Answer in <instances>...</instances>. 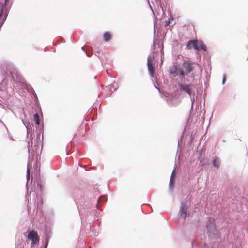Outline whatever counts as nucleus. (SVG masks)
<instances>
[{
	"label": "nucleus",
	"instance_id": "nucleus-17",
	"mask_svg": "<svg viewBox=\"0 0 248 248\" xmlns=\"http://www.w3.org/2000/svg\"><path fill=\"white\" fill-rule=\"evenodd\" d=\"M106 201V198L105 197L102 196V197H100L98 199V202L99 203V202H105Z\"/></svg>",
	"mask_w": 248,
	"mask_h": 248
},
{
	"label": "nucleus",
	"instance_id": "nucleus-20",
	"mask_svg": "<svg viewBox=\"0 0 248 248\" xmlns=\"http://www.w3.org/2000/svg\"><path fill=\"white\" fill-rule=\"evenodd\" d=\"M225 80H226V76L224 75L223 76V80H222V83H223V84H224L225 83Z\"/></svg>",
	"mask_w": 248,
	"mask_h": 248
},
{
	"label": "nucleus",
	"instance_id": "nucleus-13",
	"mask_svg": "<svg viewBox=\"0 0 248 248\" xmlns=\"http://www.w3.org/2000/svg\"><path fill=\"white\" fill-rule=\"evenodd\" d=\"M199 41H198V40H194V45H193V47L199 51L200 50V45H199Z\"/></svg>",
	"mask_w": 248,
	"mask_h": 248
},
{
	"label": "nucleus",
	"instance_id": "nucleus-7",
	"mask_svg": "<svg viewBox=\"0 0 248 248\" xmlns=\"http://www.w3.org/2000/svg\"><path fill=\"white\" fill-rule=\"evenodd\" d=\"M187 207L186 206V203H183L182 204V207L181 208L180 213L181 216L183 217H186L187 215Z\"/></svg>",
	"mask_w": 248,
	"mask_h": 248
},
{
	"label": "nucleus",
	"instance_id": "nucleus-22",
	"mask_svg": "<svg viewBox=\"0 0 248 248\" xmlns=\"http://www.w3.org/2000/svg\"><path fill=\"white\" fill-rule=\"evenodd\" d=\"M27 173H28V177H29V175H30V170H29V169H28Z\"/></svg>",
	"mask_w": 248,
	"mask_h": 248
},
{
	"label": "nucleus",
	"instance_id": "nucleus-23",
	"mask_svg": "<svg viewBox=\"0 0 248 248\" xmlns=\"http://www.w3.org/2000/svg\"><path fill=\"white\" fill-rule=\"evenodd\" d=\"M47 245H48V241H47L46 242V244L45 246V248H46L47 246Z\"/></svg>",
	"mask_w": 248,
	"mask_h": 248
},
{
	"label": "nucleus",
	"instance_id": "nucleus-2",
	"mask_svg": "<svg viewBox=\"0 0 248 248\" xmlns=\"http://www.w3.org/2000/svg\"><path fill=\"white\" fill-rule=\"evenodd\" d=\"M28 239L31 240L32 245L39 243V237L36 231H31L30 232L28 235Z\"/></svg>",
	"mask_w": 248,
	"mask_h": 248
},
{
	"label": "nucleus",
	"instance_id": "nucleus-16",
	"mask_svg": "<svg viewBox=\"0 0 248 248\" xmlns=\"http://www.w3.org/2000/svg\"><path fill=\"white\" fill-rule=\"evenodd\" d=\"M34 119L36 121V123L37 124H39V116L36 113L34 115Z\"/></svg>",
	"mask_w": 248,
	"mask_h": 248
},
{
	"label": "nucleus",
	"instance_id": "nucleus-10",
	"mask_svg": "<svg viewBox=\"0 0 248 248\" xmlns=\"http://www.w3.org/2000/svg\"><path fill=\"white\" fill-rule=\"evenodd\" d=\"M155 49H157V50L156 52H154V53H158L159 50L162 55L164 54L163 46H161L159 44H156L155 45Z\"/></svg>",
	"mask_w": 248,
	"mask_h": 248
},
{
	"label": "nucleus",
	"instance_id": "nucleus-9",
	"mask_svg": "<svg viewBox=\"0 0 248 248\" xmlns=\"http://www.w3.org/2000/svg\"><path fill=\"white\" fill-rule=\"evenodd\" d=\"M214 221L215 220L213 218H210L209 219V221L211 222V224L207 225V228L208 232H212L215 229V224Z\"/></svg>",
	"mask_w": 248,
	"mask_h": 248
},
{
	"label": "nucleus",
	"instance_id": "nucleus-18",
	"mask_svg": "<svg viewBox=\"0 0 248 248\" xmlns=\"http://www.w3.org/2000/svg\"><path fill=\"white\" fill-rule=\"evenodd\" d=\"M174 182V178H172V177H171L170 179V185H172Z\"/></svg>",
	"mask_w": 248,
	"mask_h": 248
},
{
	"label": "nucleus",
	"instance_id": "nucleus-3",
	"mask_svg": "<svg viewBox=\"0 0 248 248\" xmlns=\"http://www.w3.org/2000/svg\"><path fill=\"white\" fill-rule=\"evenodd\" d=\"M34 141H37V142H38V140H39V139L38 138H36L34 140ZM33 142L31 140L30 145V143H29V147L28 148L31 146V148H32V152L34 154H36V155H38L41 152L40 150V145H38V143L36 144H35L34 145H33ZM28 151L30 152V149H28Z\"/></svg>",
	"mask_w": 248,
	"mask_h": 248
},
{
	"label": "nucleus",
	"instance_id": "nucleus-6",
	"mask_svg": "<svg viewBox=\"0 0 248 248\" xmlns=\"http://www.w3.org/2000/svg\"><path fill=\"white\" fill-rule=\"evenodd\" d=\"M184 67L187 73H190L193 70L192 64L188 62H185L183 64Z\"/></svg>",
	"mask_w": 248,
	"mask_h": 248
},
{
	"label": "nucleus",
	"instance_id": "nucleus-25",
	"mask_svg": "<svg viewBox=\"0 0 248 248\" xmlns=\"http://www.w3.org/2000/svg\"><path fill=\"white\" fill-rule=\"evenodd\" d=\"M0 4H2V3L0 2Z\"/></svg>",
	"mask_w": 248,
	"mask_h": 248
},
{
	"label": "nucleus",
	"instance_id": "nucleus-14",
	"mask_svg": "<svg viewBox=\"0 0 248 248\" xmlns=\"http://www.w3.org/2000/svg\"><path fill=\"white\" fill-rule=\"evenodd\" d=\"M194 43V40L189 41V42H188L187 46H186L187 48L188 49H191L193 46Z\"/></svg>",
	"mask_w": 248,
	"mask_h": 248
},
{
	"label": "nucleus",
	"instance_id": "nucleus-12",
	"mask_svg": "<svg viewBox=\"0 0 248 248\" xmlns=\"http://www.w3.org/2000/svg\"><path fill=\"white\" fill-rule=\"evenodd\" d=\"M199 45H200V50H202L204 51H206V45L202 41H199Z\"/></svg>",
	"mask_w": 248,
	"mask_h": 248
},
{
	"label": "nucleus",
	"instance_id": "nucleus-24",
	"mask_svg": "<svg viewBox=\"0 0 248 248\" xmlns=\"http://www.w3.org/2000/svg\"><path fill=\"white\" fill-rule=\"evenodd\" d=\"M246 53L248 54V49L247 50V52H246Z\"/></svg>",
	"mask_w": 248,
	"mask_h": 248
},
{
	"label": "nucleus",
	"instance_id": "nucleus-11",
	"mask_svg": "<svg viewBox=\"0 0 248 248\" xmlns=\"http://www.w3.org/2000/svg\"><path fill=\"white\" fill-rule=\"evenodd\" d=\"M111 34L110 32H107L104 34L103 38L104 41L106 42L109 41L111 39Z\"/></svg>",
	"mask_w": 248,
	"mask_h": 248
},
{
	"label": "nucleus",
	"instance_id": "nucleus-1",
	"mask_svg": "<svg viewBox=\"0 0 248 248\" xmlns=\"http://www.w3.org/2000/svg\"><path fill=\"white\" fill-rule=\"evenodd\" d=\"M155 56L154 54L152 56H148V62H147V65L148 69L149 71L150 76L153 77L154 74V69L153 67V63L155 61Z\"/></svg>",
	"mask_w": 248,
	"mask_h": 248
},
{
	"label": "nucleus",
	"instance_id": "nucleus-21",
	"mask_svg": "<svg viewBox=\"0 0 248 248\" xmlns=\"http://www.w3.org/2000/svg\"><path fill=\"white\" fill-rule=\"evenodd\" d=\"M174 170L173 171L172 173L171 176V177H172V178H173L175 177V174H174Z\"/></svg>",
	"mask_w": 248,
	"mask_h": 248
},
{
	"label": "nucleus",
	"instance_id": "nucleus-4",
	"mask_svg": "<svg viewBox=\"0 0 248 248\" xmlns=\"http://www.w3.org/2000/svg\"><path fill=\"white\" fill-rule=\"evenodd\" d=\"M170 73L173 75L174 77L180 75L184 76V72L182 69L178 68L176 65L172 66L170 70Z\"/></svg>",
	"mask_w": 248,
	"mask_h": 248
},
{
	"label": "nucleus",
	"instance_id": "nucleus-5",
	"mask_svg": "<svg viewBox=\"0 0 248 248\" xmlns=\"http://www.w3.org/2000/svg\"><path fill=\"white\" fill-rule=\"evenodd\" d=\"M10 74L14 80L17 81L19 80V82H21V77L18 74L17 70L14 68H12L10 70Z\"/></svg>",
	"mask_w": 248,
	"mask_h": 248
},
{
	"label": "nucleus",
	"instance_id": "nucleus-19",
	"mask_svg": "<svg viewBox=\"0 0 248 248\" xmlns=\"http://www.w3.org/2000/svg\"><path fill=\"white\" fill-rule=\"evenodd\" d=\"M8 3H9V0H5V3H4V4H3L4 7L5 6H7Z\"/></svg>",
	"mask_w": 248,
	"mask_h": 248
},
{
	"label": "nucleus",
	"instance_id": "nucleus-15",
	"mask_svg": "<svg viewBox=\"0 0 248 248\" xmlns=\"http://www.w3.org/2000/svg\"><path fill=\"white\" fill-rule=\"evenodd\" d=\"M213 165L214 167L218 168L219 166V161L218 159L217 158H215L213 160Z\"/></svg>",
	"mask_w": 248,
	"mask_h": 248
},
{
	"label": "nucleus",
	"instance_id": "nucleus-8",
	"mask_svg": "<svg viewBox=\"0 0 248 248\" xmlns=\"http://www.w3.org/2000/svg\"><path fill=\"white\" fill-rule=\"evenodd\" d=\"M179 87H180V89L181 90L184 91L185 92H186L189 95L191 94V88L189 85L180 84L179 85Z\"/></svg>",
	"mask_w": 248,
	"mask_h": 248
}]
</instances>
